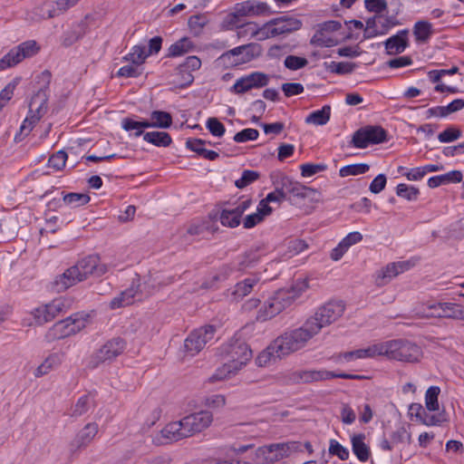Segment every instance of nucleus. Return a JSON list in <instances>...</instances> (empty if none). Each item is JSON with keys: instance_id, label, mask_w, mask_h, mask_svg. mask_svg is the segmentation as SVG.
Returning a JSON list of instances; mask_svg holds the SVG:
<instances>
[{"instance_id": "8", "label": "nucleus", "mask_w": 464, "mask_h": 464, "mask_svg": "<svg viewBox=\"0 0 464 464\" xmlns=\"http://www.w3.org/2000/svg\"><path fill=\"white\" fill-rule=\"evenodd\" d=\"M297 451H302L299 442L273 443L268 446L260 447L257 450V456L262 458L263 464H270L288 458Z\"/></svg>"}, {"instance_id": "33", "label": "nucleus", "mask_w": 464, "mask_h": 464, "mask_svg": "<svg viewBox=\"0 0 464 464\" xmlns=\"http://www.w3.org/2000/svg\"><path fill=\"white\" fill-rule=\"evenodd\" d=\"M461 179L462 173L459 170H452L443 175L430 178L428 186L433 188L444 184L460 182Z\"/></svg>"}, {"instance_id": "7", "label": "nucleus", "mask_w": 464, "mask_h": 464, "mask_svg": "<svg viewBox=\"0 0 464 464\" xmlns=\"http://www.w3.org/2000/svg\"><path fill=\"white\" fill-rule=\"evenodd\" d=\"M262 46L256 43L235 47L220 55L218 60L227 67H236L259 57Z\"/></svg>"}, {"instance_id": "54", "label": "nucleus", "mask_w": 464, "mask_h": 464, "mask_svg": "<svg viewBox=\"0 0 464 464\" xmlns=\"http://www.w3.org/2000/svg\"><path fill=\"white\" fill-rule=\"evenodd\" d=\"M396 194L408 200H415L417 199L420 191L417 188L401 183L396 188Z\"/></svg>"}, {"instance_id": "51", "label": "nucleus", "mask_w": 464, "mask_h": 464, "mask_svg": "<svg viewBox=\"0 0 464 464\" xmlns=\"http://www.w3.org/2000/svg\"><path fill=\"white\" fill-rule=\"evenodd\" d=\"M16 48L23 60L35 55L40 50V46L34 40L24 42Z\"/></svg>"}, {"instance_id": "41", "label": "nucleus", "mask_w": 464, "mask_h": 464, "mask_svg": "<svg viewBox=\"0 0 464 464\" xmlns=\"http://www.w3.org/2000/svg\"><path fill=\"white\" fill-rule=\"evenodd\" d=\"M92 403L93 401L90 395H83L80 397L72 408L71 416L77 418L83 415L89 411Z\"/></svg>"}, {"instance_id": "12", "label": "nucleus", "mask_w": 464, "mask_h": 464, "mask_svg": "<svg viewBox=\"0 0 464 464\" xmlns=\"http://www.w3.org/2000/svg\"><path fill=\"white\" fill-rule=\"evenodd\" d=\"M187 437H192L208 429L213 422V414L209 411H200L181 419Z\"/></svg>"}, {"instance_id": "14", "label": "nucleus", "mask_w": 464, "mask_h": 464, "mask_svg": "<svg viewBox=\"0 0 464 464\" xmlns=\"http://www.w3.org/2000/svg\"><path fill=\"white\" fill-rule=\"evenodd\" d=\"M98 431L99 426L96 422L87 423L68 444L70 455L73 457L85 450L92 442Z\"/></svg>"}, {"instance_id": "4", "label": "nucleus", "mask_w": 464, "mask_h": 464, "mask_svg": "<svg viewBox=\"0 0 464 464\" xmlns=\"http://www.w3.org/2000/svg\"><path fill=\"white\" fill-rule=\"evenodd\" d=\"M301 26L302 22L300 20L284 15L268 21L260 28L253 29L251 36L263 41L299 30Z\"/></svg>"}, {"instance_id": "64", "label": "nucleus", "mask_w": 464, "mask_h": 464, "mask_svg": "<svg viewBox=\"0 0 464 464\" xmlns=\"http://www.w3.org/2000/svg\"><path fill=\"white\" fill-rule=\"evenodd\" d=\"M365 8L369 12H373L376 14H381L387 9V2L386 0H365Z\"/></svg>"}, {"instance_id": "30", "label": "nucleus", "mask_w": 464, "mask_h": 464, "mask_svg": "<svg viewBox=\"0 0 464 464\" xmlns=\"http://www.w3.org/2000/svg\"><path fill=\"white\" fill-rule=\"evenodd\" d=\"M64 353H51L49 356L45 358V360L36 368L34 372V376L39 378L42 377L47 373H49L51 371L56 369L59 367L63 359Z\"/></svg>"}, {"instance_id": "43", "label": "nucleus", "mask_w": 464, "mask_h": 464, "mask_svg": "<svg viewBox=\"0 0 464 464\" xmlns=\"http://www.w3.org/2000/svg\"><path fill=\"white\" fill-rule=\"evenodd\" d=\"M176 278L174 276H163L159 273L150 275L148 284L153 289L160 290V288L169 285L175 282Z\"/></svg>"}, {"instance_id": "57", "label": "nucleus", "mask_w": 464, "mask_h": 464, "mask_svg": "<svg viewBox=\"0 0 464 464\" xmlns=\"http://www.w3.org/2000/svg\"><path fill=\"white\" fill-rule=\"evenodd\" d=\"M67 157L65 151L59 150L49 158L48 166L55 170H61L65 166Z\"/></svg>"}, {"instance_id": "38", "label": "nucleus", "mask_w": 464, "mask_h": 464, "mask_svg": "<svg viewBox=\"0 0 464 464\" xmlns=\"http://www.w3.org/2000/svg\"><path fill=\"white\" fill-rule=\"evenodd\" d=\"M193 48L192 42L187 38L183 37L171 44L169 48L168 56L176 57L187 53Z\"/></svg>"}, {"instance_id": "37", "label": "nucleus", "mask_w": 464, "mask_h": 464, "mask_svg": "<svg viewBox=\"0 0 464 464\" xmlns=\"http://www.w3.org/2000/svg\"><path fill=\"white\" fill-rule=\"evenodd\" d=\"M331 107L324 105L321 110L311 112L306 118L305 122L314 125H324L330 120Z\"/></svg>"}, {"instance_id": "48", "label": "nucleus", "mask_w": 464, "mask_h": 464, "mask_svg": "<svg viewBox=\"0 0 464 464\" xmlns=\"http://www.w3.org/2000/svg\"><path fill=\"white\" fill-rule=\"evenodd\" d=\"M383 343L371 345L365 349L355 350L356 359L372 358L383 355Z\"/></svg>"}, {"instance_id": "13", "label": "nucleus", "mask_w": 464, "mask_h": 464, "mask_svg": "<svg viewBox=\"0 0 464 464\" xmlns=\"http://www.w3.org/2000/svg\"><path fill=\"white\" fill-rule=\"evenodd\" d=\"M126 343L121 338H113L105 343L91 358L90 365L92 368L100 363L111 361L122 353Z\"/></svg>"}, {"instance_id": "3", "label": "nucleus", "mask_w": 464, "mask_h": 464, "mask_svg": "<svg viewBox=\"0 0 464 464\" xmlns=\"http://www.w3.org/2000/svg\"><path fill=\"white\" fill-rule=\"evenodd\" d=\"M305 321L302 326L287 331L272 343L279 355L286 356L303 349L316 334Z\"/></svg>"}, {"instance_id": "17", "label": "nucleus", "mask_w": 464, "mask_h": 464, "mask_svg": "<svg viewBox=\"0 0 464 464\" xmlns=\"http://www.w3.org/2000/svg\"><path fill=\"white\" fill-rule=\"evenodd\" d=\"M269 83V75L254 72L236 81L230 91L236 94H243L254 88H262Z\"/></svg>"}, {"instance_id": "62", "label": "nucleus", "mask_w": 464, "mask_h": 464, "mask_svg": "<svg viewBox=\"0 0 464 464\" xmlns=\"http://www.w3.org/2000/svg\"><path fill=\"white\" fill-rule=\"evenodd\" d=\"M207 128L216 137L223 136L226 131L225 126L217 118H209L207 121Z\"/></svg>"}, {"instance_id": "16", "label": "nucleus", "mask_w": 464, "mask_h": 464, "mask_svg": "<svg viewBox=\"0 0 464 464\" xmlns=\"http://www.w3.org/2000/svg\"><path fill=\"white\" fill-rule=\"evenodd\" d=\"M430 313L420 317L448 318L464 321V308L454 303H435L428 305Z\"/></svg>"}, {"instance_id": "25", "label": "nucleus", "mask_w": 464, "mask_h": 464, "mask_svg": "<svg viewBox=\"0 0 464 464\" xmlns=\"http://www.w3.org/2000/svg\"><path fill=\"white\" fill-rule=\"evenodd\" d=\"M77 1L78 0H57L55 3L45 2L41 6L43 14L40 15L43 18L54 17L73 6Z\"/></svg>"}, {"instance_id": "47", "label": "nucleus", "mask_w": 464, "mask_h": 464, "mask_svg": "<svg viewBox=\"0 0 464 464\" xmlns=\"http://www.w3.org/2000/svg\"><path fill=\"white\" fill-rule=\"evenodd\" d=\"M208 23V19L206 14L191 15L188 21V24L195 35H199Z\"/></svg>"}, {"instance_id": "56", "label": "nucleus", "mask_w": 464, "mask_h": 464, "mask_svg": "<svg viewBox=\"0 0 464 464\" xmlns=\"http://www.w3.org/2000/svg\"><path fill=\"white\" fill-rule=\"evenodd\" d=\"M284 64L287 69L296 71L305 67L308 64V60L301 56L288 55L285 57Z\"/></svg>"}, {"instance_id": "20", "label": "nucleus", "mask_w": 464, "mask_h": 464, "mask_svg": "<svg viewBox=\"0 0 464 464\" xmlns=\"http://www.w3.org/2000/svg\"><path fill=\"white\" fill-rule=\"evenodd\" d=\"M413 264L411 261H399L387 265L376 272L375 284L377 286H383L400 274L409 270Z\"/></svg>"}, {"instance_id": "23", "label": "nucleus", "mask_w": 464, "mask_h": 464, "mask_svg": "<svg viewBox=\"0 0 464 464\" xmlns=\"http://www.w3.org/2000/svg\"><path fill=\"white\" fill-rule=\"evenodd\" d=\"M332 376H334V372L325 370H299L290 373L288 379L294 383H310L329 380Z\"/></svg>"}, {"instance_id": "39", "label": "nucleus", "mask_w": 464, "mask_h": 464, "mask_svg": "<svg viewBox=\"0 0 464 464\" xmlns=\"http://www.w3.org/2000/svg\"><path fill=\"white\" fill-rule=\"evenodd\" d=\"M432 25L426 21H419L415 24L413 28V34L416 41L424 43L432 34Z\"/></svg>"}, {"instance_id": "6", "label": "nucleus", "mask_w": 464, "mask_h": 464, "mask_svg": "<svg viewBox=\"0 0 464 464\" xmlns=\"http://www.w3.org/2000/svg\"><path fill=\"white\" fill-rule=\"evenodd\" d=\"M383 355L392 360L415 362L421 357V349L407 340H392L383 343Z\"/></svg>"}, {"instance_id": "10", "label": "nucleus", "mask_w": 464, "mask_h": 464, "mask_svg": "<svg viewBox=\"0 0 464 464\" xmlns=\"http://www.w3.org/2000/svg\"><path fill=\"white\" fill-rule=\"evenodd\" d=\"M387 140L386 130L377 125H367L358 129L353 135L351 145L357 149H365L370 145L380 144Z\"/></svg>"}, {"instance_id": "42", "label": "nucleus", "mask_w": 464, "mask_h": 464, "mask_svg": "<svg viewBox=\"0 0 464 464\" xmlns=\"http://www.w3.org/2000/svg\"><path fill=\"white\" fill-rule=\"evenodd\" d=\"M283 356L279 355L276 349H272V343L262 353L258 354L256 359L258 366H266L271 362H275L277 359H281Z\"/></svg>"}, {"instance_id": "29", "label": "nucleus", "mask_w": 464, "mask_h": 464, "mask_svg": "<svg viewBox=\"0 0 464 464\" xmlns=\"http://www.w3.org/2000/svg\"><path fill=\"white\" fill-rule=\"evenodd\" d=\"M408 31L401 30L397 34L388 38L384 42L385 49L388 54H397L402 53L408 45Z\"/></svg>"}, {"instance_id": "22", "label": "nucleus", "mask_w": 464, "mask_h": 464, "mask_svg": "<svg viewBox=\"0 0 464 464\" xmlns=\"http://www.w3.org/2000/svg\"><path fill=\"white\" fill-rule=\"evenodd\" d=\"M282 185L285 189L286 199L292 201L293 199H304L310 198L317 193L316 189L302 185L299 182L290 179L288 177L281 179Z\"/></svg>"}, {"instance_id": "1", "label": "nucleus", "mask_w": 464, "mask_h": 464, "mask_svg": "<svg viewBox=\"0 0 464 464\" xmlns=\"http://www.w3.org/2000/svg\"><path fill=\"white\" fill-rule=\"evenodd\" d=\"M37 79L40 87L30 100L29 114L21 125L19 134L14 137L16 141H21L24 137H26L47 111L48 89L52 73L45 70L37 76Z\"/></svg>"}, {"instance_id": "11", "label": "nucleus", "mask_w": 464, "mask_h": 464, "mask_svg": "<svg viewBox=\"0 0 464 464\" xmlns=\"http://www.w3.org/2000/svg\"><path fill=\"white\" fill-rule=\"evenodd\" d=\"M216 328L208 324L192 331L185 340V349L191 355L198 353L214 338Z\"/></svg>"}, {"instance_id": "61", "label": "nucleus", "mask_w": 464, "mask_h": 464, "mask_svg": "<svg viewBox=\"0 0 464 464\" xmlns=\"http://www.w3.org/2000/svg\"><path fill=\"white\" fill-rule=\"evenodd\" d=\"M325 164H313V163H306L303 164L301 169V175L303 177H312L314 174L324 171L326 169Z\"/></svg>"}, {"instance_id": "32", "label": "nucleus", "mask_w": 464, "mask_h": 464, "mask_svg": "<svg viewBox=\"0 0 464 464\" xmlns=\"http://www.w3.org/2000/svg\"><path fill=\"white\" fill-rule=\"evenodd\" d=\"M282 312L283 311L281 310V306L277 304L276 300L272 295L266 301L264 305L258 310L256 314V320L265 322L274 318Z\"/></svg>"}, {"instance_id": "55", "label": "nucleus", "mask_w": 464, "mask_h": 464, "mask_svg": "<svg viewBox=\"0 0 464 464\" xmlns=\"http://www.w3.org/2000/svg\"><path fill=\"white\" fill-rule=\"evenodd\" d=\"M308 248V244L299 238H294L287 242L286 254L291 257L296 256Z\"/></svg>"}, {"instance_id": "63", "label": "nucleus", "mask_w": 464, "mask_h": 464, "mask_svg": "<svg viewBox=\"0 0 464 464\" xmlns=\"http://www.w3.org/2000/svg\"><path fill=\"white\" fill-rule=\"evenodd\" d=\"M281 89L286 97H292L304 92V86L298 82H285L283 83Z\"/></svg>"}, {"instance_id": "19", "label": "nucleus", "mask_w": 464, "mask_h": 464, "mask_svg": "<svg viewBox=\"0 0 464 464\" xmlns=\"http://www.w3.org/2000/svg\"><path fill=\"white\" fill-rule=\"evenodd\" d=\"M74 267L78 268L82 281L86 280L89 276H102L108 271L107 265L101 264L98 256H89L82 258L74 265Z\"/></svg>"}, {"instance_id": "34", "label": "nucleus", "mask_w": 464, "mask_h": 464, "mask_svg": "<svg viewBox=\"0 0 464 464\" xmlns=\"http://www.w3.org/2000/svg\"><path fill=\"white\" fill-rule=\"evenodd\" d=\"M365 436L362 433L352 437L353 451L360 461H366L370 457V449L364 443Z\"/></svg>"}, {"instance_id": "53", "label": "nucleus", "mask_w": 464, "mask_h": 464, "mask_svg": "<svg viewBox=\"0 0 464 464\" xmlns=\"http://www.w3.org/2000/svg\"><path fill=\"white\" fill-rule=\"evenodd\" d=\"M462 136V131L454 126H450L438 135V140L442 143L457 140Z\"/></svg>"}, {"instance_id": "9", "label": "nucleus", "mask_w": 464, "mask_h": 464, "mask_svg": "<svg viewBox=\"0 0 464 464\" xmlns=\"http://www.w3.org/2000/svg\"><path fill=\"white\" fill-rule=\"evenodd\" d=\"M85 327V319L79 314L71 315L55 323L47 332L46 338L52 342L75 334Z\"/></svg>"}, {"instance_id": "31", "label": "nucleus", "mask_w": 464, "mask_h": 464, "mask_svg": "<svg viewBox=\"0 0 464 464\" xmlns=\"http://www.w3.org/2000/svg\"><path fill=\"white\" fill-rule=\"evenodd\" d=\"M88 30L86 20H82L79 24L66 31L63 35L62 44L65 47L72 45L85 35Z\"/></svg>"}, {"instance_id": "2", "label": "nucleus", "mask_w": 464, "mask_h": 464, "mask_svg": "<svg viewBox=\"0 0 464 464\" xmlns=\"http://www.w3.org/2000/svg\"><path fill=\"white\" fill-rule=\"evenodd\" d=\"M223 353L227 362L210 378L211 381L222 380L235 374L252 358V351L244 341L231 340L224 348Z\"/></svg>"}, {"instance_id": "58", "label": "nucleus", "mask_w": 464, "mask_h": 464, "mask_svg": "<svg viewBox=\"0 0 464 464\" xmlns=\"http://www.w3.org/2000/svg\"><path fill=\"white\" fill-rule=\"evenodd\" d=\"M259 136V132L256 129H244L235 134L233 140L237 143L246 142L248 140H256Z\"/></svg>"}, {"instance_id": "21", "label": "nucleus", "mask_w": 464, "mask_h": 464, "mask_svg": "<svg viewBox=\"0 0 464 464\" xmlns=\"http://www.w3.org/2000/svg\"><path fill=\"white\" fill-rule=\"evenodd\" d=\"M236 13L243 17H254L273 14L269 5L257 0H246L235 5Z\"/></svg>"}, {"instance_id": "50", "label": "nucleus", "mask_w": 464, "mask_h": 464, "mask_svg": "<svg viewBox=\"0 0 464 464\" xmlns=\"http://www.w3.org/2000/svg\"><path fill=\"white\" fill-rule=\"evenodd\" d=\"M63 201L67 205H71L73 207H81L87 204L91 198L88 194L85 193H74L71 192L65 194L63 198Z\"/></svg>"}, {"instance_id": "40", "label": "nucleus", "mask_w": 464, "mask_h": 464, "mask_svg": "<svg viewBox=\"0 0 464 464\" xmlns=\"http://www.w3.org/2000/svg\"><path fill=\"white\" fill-rule=\"evenodd\" d=\"M148 54L145 53V47L141 45H135L132 47L131 52L123 57L125 62L140 66L144 63Z\"/></svg>"}, {"instance_id": "59", "label": "nucleus", "mask_w": 464, "mask_h": 464, "mask_svg": "<svg viewBox=\"0 0 464 464\" xmlns=\"http://www.w3.org/2000/svg\"><path fill=\"white\" fill-rule=\"evenodd\" d=\"M329 453L337 456L342 460H346L349 458V450L335 440H330Z\"/></svg>"}, {"instance_id": "18", "label": "nucleus", "mask_w": 464, "mask_h": 464, "mask_svg": "<svg viewBox=\"0 0 464 464\" xmlns=\"http://www.w3.org/2000/svg\"><path fill=\"white\" fill-rule=\"evenodd\" d=\"M186 438H188L187 434L184 432L182 421L179 420L165 425L160 433L153 438V442L157 445H166Z\"/></svg>"}, {"instance_id": "52", "label": "nucleus", "mask_w": 464, "mask_h": 464, "mask_svg": "<svg viewBox=\"0 0 464 464\" xmlns=\"http://www.w3.org/2000/svg\"><path fill=\"white\" fill-rule=\"evenodd\" d=\"M260 177L259 172L250 169H246L243 171L240 179L235 181V185L238 188H244L258 179Z\"/></svg>"}, {"instance_id": "45", "label": "nucleus", "mask_w": 464, "mask_h": 464, "mask_svg": "<svg viewBox=\"0 0 464 464\" xmlns=\"http://www.w3.org/2000/svg\"><path fill=\"white\" fill-rule=\"evenodd\" d=\"M440 389L438 386H430L425 393V405L428 411H435L439 410L438 397Z\"/></svg>"}, {"instance_id": "28", "label": "nucleus", "mask_w": 464, "mask_h": 464, "mask_svg": "<svg viewBox=\"0 0 464 464\" xmlns=\"http://www.w3.org/2000/svg\"><path fill=\"white\" fill-rule=\"evenodd\" d=\"M409 414L427 426L439 425L442 421L440 416L427 413L420 403H411L409 407Z\"/></svg>"}, {"instance_id": "46", "label": "nucleus", "mask_w": 464, "mask_h": 464, "mask_svg": "<svg viewBox=\"0 0 464 464\" xmlns=\"http://www.w3.org/2000/svg\"><path fill=\"white\" fill-rule=\"evenodd\" d=\"M370 169V166L366 163H357L344 166L340 169L339 175L343 178L348 176H356L364 174Z\"/></svg>"}, {"instance_id": "35", "label": "nucleus", "mask_w": 464, "mask_h": 464, "mask_svg": "<svg viewBox=\"0 0 464 464\" xmlns=\"http://www.w3.org/2000/svg\"><path fill=\"white\" fill-rule=\"evenodd\" d=\"M143 140L157 147H169L172 139L168 132L165 131H150L143 135Z\"/></svg>"}, {"instance_id": "44", "label": "nucleus", "mask_w": 464, "mask_h": 464, "mask_svg": "<svg viewBox=\"0 0 464 464\" xmlns=\"http://www.w3.org/2000/svg\"><path fill=\"white\" fill-rule=\"evenodd\" d=\"M223 226L228 227H237L241 222V217L234 209H223L219 217Z\"/></svg>"}, {"instance_id": "49", "label": "nucleus", "mask_w": 464, "mask_h": 464, "mask_svg": "<svg viewBox=\"0 0 464 464\" xmlns=\"http://www.w3.org/2000/svg\"><path fill=\"white\" fill-rule=\"evenodd\" d=\"M23 59L18 52L17 48L11 49L1 60H0V70L12 67L22 62Z\"/></svg>"}, {"instance_id": "27", "label": "nucleus", "mask_w": 464, "mask_h": 464, "mask_svg": "<svg viewBox=\"0 0 464 464\" xmlns=\"http://www.w3.org/2000/svg\"><path fill=\"white\" fill-rule=\"evenodd\" d=\"M139 280L137 283L132 282V285L129 288L122 291L111 301L110 307L111 309H117L131 304L134 302L135 297L139 295Z\"/></svg>"}, {"instance_id": "36", "label": "nucleus", "mask_w": 464, "mask_h": 464, "mask_svg": "<svg viewBox=\"0 0 464 464\" xmlns=\"http://www.w3.org/2000/svg\"><path fill=\"white\" fill-rule=\"evenodd\" d=\"M258 281L259 279L257 277L253 276L238 282L235 285L232 292L235 299H241L247 295L253 290V287L257 284Z\"/></svg>"}, {"instance_id": "15", "label": "nucleus", "mask_w": 464, "mask_h": 464, "mask_svg": "<svg viewBox=\"0 0 464 464\" xmlns=\"http://www.w3.org/2000/svg\"><path fill=\"white\" fill-rule=\"evenodd\" d=\"M308 287L309 285L307 280L299 279L296 280L290 288L279 289L273 295V296L281 306V310L284 311L287 307L291 306L294 302L308 289Z\"/></svg>"}, {"instance_id": "5", "label": "nucleus", "mask_w": 464, "mask_h": 464, "mask_svg": "<svg viewBox=\"0 0 464 464\" xmlns=\"http://www.w3.org/2000/svg\"><path fill=\"white\" fill-rule=\"evenodd\" d=\"M344 309L345 305L342 301H331L320 306L305 321L317 335L323 328L336 322L343 314Z\"/></svg>"}, {"instance_id": "24", "label": "nucleus", "mask_w": 464, "mask_h": 464, "mask_svg": "<svg viewBox=\"0 0 464 464\" xmlns=\"http://www.w3.org/2000/svg\"><path fill=\"white\" fill-rule=\"evenodd\" d=\"M150 120L151 121L144 120L141 121V123H133V125H128V127L131 128L134 126H144L150 128L167 129L172 124V117L167 111H153L150 113Z\"/></svg>"}, {"instance_id": "60", "label": "nucleus", "mask_w": 464, "mask_h": 464, "mask_svg": "<svg viewBox=\"0 0 464 464\" xmlns=\"http://www.w3.org/2000/svg\"><path fill=\"white\" fill-rule=\"evenodd\" d=\"M355 67H356L355 63H353L333 62L330 65V70L332 72H335L338 74H346V73H351L352 72H353Z\"/></svg>"}, {"instance_id": "26", "label": "nucleus", "mask_w": 464, "mask_h": 464, "mask_svg": "<svg viewBox=\"0 0 464 464\" xmlns=\"http://www.w3.org/2000/svg\"><path fill=\"white\" fill-rule=\"evenodd\" d=\"M77 269L72 266L56 277L53 285L57 292L65 291L69 287L82 282L79 276L80 272Z\"/></svg>"}]
</instances>
